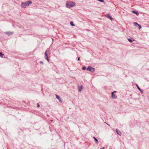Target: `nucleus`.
<instances>
[{
  "label": "nucleus",
  "mask_w": 149,
  "mask_h": 149,
  "mask_svg": "<svg viewBox=\"0 0 149 149\" xmlns=\"http://www.w3.org/2000/svg\"><path fill=\"white\" fill-rule=\"evenodd\" d=\"M32 3V2L31 1H26L25 3L22 2L21 4V6L23 8H25L26 6H29L30 4Z\"/></svg>",
  "instance_id": "1"
},
{
  "label": "nucleus",
  "mask_w": 149,
  "mask_h": 149,
  "mask_svg": "<svg viewBox=\"0 0 149 149\" xmlns=\"http://www.w3.org/2000/svg\"><path fill=\"white\" fill-rule=\"evenodd\" d=\"M70 24L72 26H74V25L73 24V23L72 22H70Z\"/></svg>",
  "instance_id": "14"
},
{
  "label": "nucleus",
  "mask_w": 149,
  "mask_h": 149,
  "mask_svg": "<svg viewBox=\"0 0 149 149\" xmlns=\"http://www.w3.org/2000/svg\"><path fill=\"white\" fill-rule=\"evenodd\" d=\"M111 97L113 99H115L117 98V96L115 95H114L113 93H112Z\"/></svg>",
  "instance_id": "4"
},
{
  "label": "nucleus",
  "mask_w": 149,
  "mask_h": 149,
  "mask_svg": "<svg viewBox=\"0 0 149 149\" xmlns=\"http://www.w3.org/2000/svg\"><path fill=\"white\" fill-rule=\"evenodd\" d=\"M86 70H87L91 72H93L95 71V69L91 66H89L86 69Z\"/></svg>",
  "instance_id": "3"
},
{
  "label": "nucleus",
  "mask_w": 149,
  "mask_h": 149,
  "mask_svg": "<svg viewBox=\"0 0 149 149\" xmlns=\"http://www.w3.org/2000/svg\"><path fill=\"white\" fill-rule=\"evenodd\" d=\"M5 33L8 35L9 36L10 35L13 34V32H7Z\"/></svg>",
  "instance_id": "6"
},
{
  "label": "nucleus",
  "mask_w": 149,
  "mask_h": 149,
  "mask_svg": "<svg viewBox=\"0 0 149 149\" xmlns=\"http://www.w3.org/2000/svg\"><path fill=\"white\" fill-rule=\"evenodd\" d=\"M51 121H52V120H51Z\"/></svg>",
  "instance_id": "28"
},
{
  "label": "nucleus",
  "mask_w": 149,
  "mask_h": 149,
  "mask_svg": "<svg viewBox=\"0 0 149 149\" xmlns=\"http://www.w3.org/2000/svg\"><path fill=\"white\" fill-rule=\"evenodd\" d=\"M39 63H41L42 64H43V62L42 61H40L39 62Z\"/></svg>",
  "instance_id": "23"
},
{
  "label": "nucleus",
  "mask_w": 149,
  "mask_h": 149,
  "mask_svg": "<svg viewBox=\"0 0 149 149\" xmlns=\"http://www.w3.org/2000/svg\"><path fill=\"white\" fill-rule=\"evenodd\" d=\"M86 68L85 66H84L82 67V69L83 70H84L86 69Z\"/></svg>",
  "instance_id": "17"
},
{
  "label": "nucleus",
  "mask_w": 149,
  "mask_h": 149,
  "mask_svg": "<svg viewBox=\"0 0 149 149\" xmlns=\"http://www.w3.org/2000/svg\"><path fill=\"white\" fill-rule=\"evenodd\" d=\"M37 107H40V105H39V104L38 103H37Z\"/></svg>",
  "instance_id": "21"
},
{
  "label": "nucleus",
  "mask_w": 149,
  "mask_h": 149,
  "mask_svg": "<svg viewBox=\"0 0 149 149\" xmlns=\"http://www.w3.org/2000/svg\"><path fill=\"white\" fill-rule=\"evenodd\" d=\"M78 89L79 90V92H81V91H82L83 88L82 86H78Z\"/></svg>",
  "instance_id": "8"
},
{
  "label": "nucleus",
  "mask_w": 149,
  "mask_h": 149,
  "mask_svg": "<svg viewBox=\"0 0 149 149\" xmlns=\"http://www.w3.org/2000/svg\"><path fill=\"white\" fill-rule=\"evenodd\" d=\"M132 12L133 13H135L137 15L138 14V13H137L136 11L135 10H133L132 11Z\"/></svg>",
  "instance_id": "13"
},
{
  "label": "nucleus",
  "mask_w": 149,
  "mask_h": 149,
  "mask_svg": "<svg viewBox=\"0 0 149 149\" xmlns=\"http://www.w3.org/2000/svg\"><path fill=\"white\" fill-rule=\"evenodd\" d=\"M127 39H128V40L130 42H132L133 41V40H131L130 38H128Z\"/></svg>",
  "instance_id": "15"
},
{
  "label": "nucleus",
  "mask_w": 149,
  "mask_h": 149,
  "mask_svg": "<svg viewBox=\"0 0 149 149\" xmlns=\"http://www.w3.org/2000/svg\"><path fill=\"white\" fill-rule=\"evenodd\" d=\"M116 93V91H113V92H112V93Z\"/></svg>",
  "instance_id": "25"
},
{
  "label": "nucleus",
  "mask_w": 149,
  "mask_h": 149,
  "mask_svg": "<svg viewBox=\"0 0 149 149\" xmlns=\"http://www.w3.org/2000/svg\"><path fill=\"white\" fill-rule=\"evenodd\" d=\"M118 131V130H116L117 134L119 135H121V132L120 131Z\"/></svg>",
  "instance_id": "9"
},
{
  "label": "nucleus",
  "mask_w": 149,
  "mask_h": 149,
  "mask_svg": "<svg viewBox=\"0 0 149 149\" xmlns=\"http://www.w3.org/2000/svg\"><path fill=\"white\" fill-rule=\"evenodd\" d=\"M98 1L102 2H104V0H98Z\"/></svg>",
  "instance_id": "19"
},
{
  "label": "nucleus",
  "mask_w": 149,
  "mask_h": 149,
  "mask_svg": "<svg viewBox=\"0 0 149 149\" xmlns=\"http://www.w3.org/2000/svg\"><path fill=\"white\" fill-rule=\"evenodd\" d=\"M106 17L108 18H109L111 20H112V18L111 16L109 14H108L107 15H106Z\"/></svg>",
  "instance_id": "7"
},
{
  "label": "nucleus",
  "mask_w": 149,
  "mask_h": 149,
  "mask_svg": "<svg viewBox=\"0 0 149 149\" xmlns=\"http://www.w3.org/2000/svg\"><path fill=\"white\" fill-rule=\"evenodd\" d=\"M74 3L72 2H69L66 3V7L68 8H70L71 7H72L74 5Z\"/></svg>",
  "instance_id": "2"
},
{
  "label": "nucleus",
  "mask_w": 149,
  "mask_h": 149,
  "mask_svg": "<svg viewBox=\"0 0 149 149\" xmlns=\"http://www.w3.org/2000/svg\"><path fill=\"white\" fill-rule=\"evenodd\" d=\"M77 60H78V61H80V57H78Z\"/></svg>",
  "instance_id": "24"
},
{
  "label": "nucleus",
  "mask_w": 149,
  "mask_h": 149,
  "mask_svg": "<svg viewBox=\"0 0 149 149\" xmlns=\"http://www.w3.org/2000/svg\"><path fill=\"white\" fill-rule=\"evenodd\" d=\"M4 55V54H3L2 52H0V56H1L2 57H3L1 56Z\"/></svg>",
  "instance_id": "18"
},
{
  "label": "nucleus",
  "mask_w": 149,
  "mask_h": 149,
  "mask_svg": "<svg viewBox=\"0 0 149 149\" xmlns=\"http://www.w3.org/2000/svg\"><path fill=\"white\" fill-rule=\"evenodd\" d=\"M93 138L95 140V141L96 142H98L97 139H96L95 137H93Z\"/></svg>",
  "instance_id": "16"
},
{
  "label": "nucleus",
  "mask_w": 149,
  "mask_h": 149,
  "mask_svg": "<svg viewBox=\"0 0 149 149\" xmlns=\"http://www.w3.org/2000/svg\"><path fill=\"white\" fill-rule=\"evenodd\" d=\"M47 51H46L45 52V58H46L47 57H48V55H47Z\"/></svg>",
  "instance_id": "11"
},
{
  "label": "nucleus",
  "mask_w": 149,
  "mask_h": 149,
  "mask_svg": "<svg viewBox=\"0 0 149 149\" xmlns=\"http://www.w3.org/2000/svg\"><path fill=\"white\" fill-rule=\"evenodd\" d=\"M104 147H103V148H100V149H104Z\"/></svg>",
  "instance_id": "26"
},
{
  "label": "nucleus",
  "mask_w": 149,
  "mask_h": 149,
  "mask_svg": "<svg viewBox=\"0 0 149 149\" xmlns=\"http://www.w3.org/2000/svg\"><path fill=\"white\" fill-rule=\"evenodd\" d=\"M136 86L137 87V88L139 90V91H140L141 92H142V91H141V89L138 86L137 84H136Z\"/></svg>",
  "instance_id": "10"
},
{
  "label": "nucleus",
  "mask_w": 149,
  "mask_h": 149,
  "mask_svg": "<svg viewBox=\"0 0 149 149\" xmlns=\"http://www.w3.org/2000/svg\"><path fill=\"white\" fill-rule=\"evenodd\" d=\"M45 59H46L47 60V61H48V62H49V59H48V57H47V58H45Z\"/></svg>",
  "instance_id": "20"
},
{
  "label": "nucleus",
  "mask_w": 149,
  "mask_h": 149,
  "mask_svg": "<svg viewBox=\"0 0 149 149\" xmlns=\"http://www.w3.org/2000/svg\"><path fill=\"white\" fill-rule=\"evenodd\" d=\"M56 97L59 100L60 102L61 103L62 102V101L60 99V97L59 96H58L57 95H56Z\"/></svg>",
  "instance_id": "5"
},
{
  "label": "nucleus",
  "mask_w": 149,
  "mask_h": 149,
  "mask_svg": "<svg viewBox=\"0 0 149 149\" xmlns=\"http://www.w3.org/2000/svg\"><path fill=\"white\" fill-rule=\"evenodd\" d=\"M138 26L139 27V29H141V26L139 24Z\"/></svg>",
  "instance_id": "22"
},
{
  "label": "nucleus",
  "mask_w": 149,
  "mask_h": 149,
  "mask_svg": "<svg viewBox=\"0 0 149 149\" xmlns=\"http://www.w3.org/2000/svg\"><path fill=\"white\" fill-rule=\"evenodd\" d=\"M106 123V124H107L108 125H109V124H107V123Z\"/></svg>",
  "instance_id": "27"
},
{
  "label": "nucleus",
  "mask_w": 149,
  "mask_h": 149,
  "mask_svg": "<svg viewBox=\"0 0 149 149\" xmlns=\"http://www.w3.org/2000/svg\"><path fill=\"white\" fill-rule=\"evenodd\" d=\"M134 25L136 26H138V25H139V24L135 22H134Z\"/></svg>",
  "instance_id": "12"
}]
</instances>
